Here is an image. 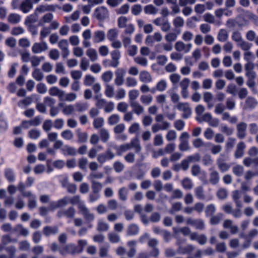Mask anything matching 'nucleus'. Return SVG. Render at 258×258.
<instances>
[{
    "instance_id": "8fccbe9b",
    "label": "nucleus",
    "mask_w": 258,
    "mask_h": 258,
    "mask_svg": "<svg viewBox=\"0 0 258 258\" xmlns=\"http://www.w3.org/2000/svg\"><path fill=\"white\" fill-rule=\"evenodd\" d=\"M189 235L191 240H198L200 242H205L207 240V237L203 234L198 235L197 233H190Z\"/></svg>"
},
{
    "instance_id": "473e14b6",
    "label": "nucleus",
    "mask_w": 258,
    "mask_h": 258,
    "mask_svg": "<svg viewBox=\"0 0 258 258\" xmlns=\"http://www.w3.org/2000/svg\"><path fill=\"white\" fill-rule=\"evenodd\" d=\"M104 94L108 98H112L114 95V87L109 84H105Z\"/></svg>"
},
{
    "instance_id": "a211bd4d",
    "label": "nucleus",
    "mask_w": 258,
    "mask_h": 258,
    "mask_svg": "<svg viewBox=\"0 0 258 258\" xmlns=\"http://www.w3.org/2000/svg\"><path fill=\"white\" fill-rule=\"evenodd\" d=\"M140 81L143 83H149L152 81L151 75L146 71H143L139 74Z\"/></svg>"
},
{
    "instance_id": "412c9836",
    "label": "nucleus",
    "mask_w": 258,
    "mask_h": 258,
    "mask_svg": "<svg viewBox=\"0 0 258 258\" xmlns=\"http://www.w3.org/2000/svg\"><path fill=\"white\" fill-rule=\"evenodd\" d=\"M128 144L130 149L132 148H134L136 153H139L141 151L142 148L138 138H135L132 139L130 143Z\"/></svg>"
},
{
    "instance_id": "c03bdc74",
    "label": "nucleus",
    "mask_w": 258,
    "mask_h": 258,
    "mask_svg": "<svg viewBox=\"0 0 258 258\" xmlns=\"http://www.w3.org/2000/svg\"><path fill=\"white\" fill-rule=\"evenodd\" d=\"M75 109L77 112H83L85 111L88 108V104L85 102H77L75 105Z\"/></svg>"
},
{
    "instance_id": "4be33fe9",
    "label": "nucleus",
    "mask_w": 258,
    "mask_h": 258,
    "mask_svg": "<svg viewBox=\"0 0 258 258\" xmlns=\"http://www.w3.org/2000/svg\"><path fill=\"white\" fill-rule=\"evenodd\" d=\"M32 8L31 0H24L20 5V10L24 13H28Z\"/></svg>"
},
{
    "instance_id": "6ab92c4d",
    "label": "nucleus",
    "mask_w": 258,
    "mask_h": 258,
    "mask_svg": "<svg viewBox=\"0 0 258 258\" xmlns=\"http://www.w3.org/2000/svg\"><path fill=\"white\" fill-rule=\"evenodd\" d=\"M209 174V182L213 185H216L220 180V176L218 172L215 170L210 169Z\"/></svg>"
},
{
    "instance_id": "4c0bfd02",
    "label": "nucleus",
    "mask_w": 258,
    "mask_h": 258,
    "mask_svg": "<svg viewBox=\"0 0 258 258\" xmlns=\"http://www.w3.org/2000/svg\"><path fill=\"white\" fill-rule=\"evenodd\" d=\"M96 229L99 232L106 231L109 229V225L102 219H99Z\"/></svg>"
},
{
    "instance_id": "a18cd8bd",
    "label": "nucleus",
    "mask_w": 258,
    "mask_h": 258,
    "mask_svg": "<svg viewBox=\"0 0 258 258\" xmlns=\"http://www.w3.org/2000/svg\"><path fill=\"white\" fill-rule=\"evenodd\" d=\"M153 98L151 95H142L140 96V101L142 104L145 105H150L153 101Z\"/></svg>"
},
{
    "instance_id": "49530a36",
    "label": "nucleus",
    "mask_w": 258,
    "mask_h": 258,
    "mask_svg": "<svg viewBox=\"0 0 258 258\" xmlns=\"http://www.w3.org/2000/svg\"><path fill=\"white\" fill-rule=\"evenodd\" d=\"M181 183L182 187L185 189L190 190L193 187L192 180L188 177L183 178L181 181Z\"/></svg>"
},
{
    "instance_id": "4468645a",
    "label": "nucleus",
    "mask_w": 258,
    "mask_h": 258,
    "mask_svg": "<svg viewBox=\"0 0 258 258\" xmlns=\"http://www.w3.org/2000/svg\"><path fill=\"white\" fill-rule=\"evenodd\" d=\"M257 105L256 100L251 96H249L246 99L243 108L244 110L252 109L255 108Z\"/></svg>"
},
{
    "instance_id": "cd10ccee",
    "label": "nucleus",
    "mask_w": 258,
    "mask_h": 258,
    "mask_svg": "<svg viewBox=\"0 0 258 258\" xmlns=\"http://www.w3.org/2000/svg\"><path fill=\"white\" fill-rule=\"evenodd\" d=\"M167 87V83L164 80H161L159 81L155 88L151 89V92L154 93L156 90H158L160 92H163L165 91Z\"/></svg>"
},
{
    "instance_id": "a19ab883",
    "label": "nucleus",
    "mask_w": 258,
    "mask_h": 258,
    "mask_svg": "<svg viewBox=\"0 0 258 258\" xmlns=\"http://www.w3.org/2000/svg\"><path fill=\"white\" fill-rule=\"evenodd\" d=\"M100 95H97L94 97V99L96 100L95 105L98 109L104 107L107 102L105 99L100 98Z\"/></svg>"
},
{
    "instance_id": "f8f14e48",
    "label": "nucleus",
    "mask_w": 258,
    "mask_h": 258,
    "mask_svg": "<svg viewBox=\"0 0 258 258\" xmlns=\"http://www.w3.org/2000/svg\"><path fill=\"white\" fill-rule=\"evenodd\" d=\"M170 127V123L168 122H164L163 123H154L152 125L151 130L153 133H156L160 130H167Z\"/></svg>"
},
{
    "instance_id": "bb28decb",
    "label": "nucleus",
    "mask_w": 258,
    "mask_h": 258,
    "mask_svg": "<svg viewBox=\"0 0 258 258\" xmlns=\"http://www.w3.org/2000/svg\"><path fill=\"white\" fill-rule=\"evenodd\" d=\"M258 236V230L256 229H252L250 230L246 235L241 234V237H243L248 241L252 240L254 238Z\"/></svg>"
},
{
    "instance_id": "58836bf2",
    "label": "nucleus",
    "mask_w": 258,
    "mask_h": 258,
    "mask_svg": "<svg viewBox=\"0 0 258 258\" xmlns=\"http://www.w3.org/2000/svg\"><path fill=\"white\" fill-rule=\"evenodd\" d=\"M243 164L246 167H249L252 164L258 166V157L251 158L250 157L245 158L243 160Z\"/></svg>"
},
{
    "instance_id": "864d4df0",
    "label": "nucleus",
    "mask_w": 258,
    "mask_h": 258,
    "mask_svg": "<svg viewBox=\"0 0 258 258\" xmlns=\"http://www.w3.org/2000/svg\"><path fill=\"white\" fill-rule=\"evenodd\" d=\"M77 97V94L74 92H70L65 94L64 92V97L61 101H66L69 102H73L75 101Z\"/></svg>"
},
{
    "instance_id": "423d86ee",
    "label": "nucleus",
    "mask_w": 258,
    "mask_h": 258,
    "mask_svg": "<svg viewBox=\"0 0 258 258\" xmlns=\"http://www.w3.org/2000/svg\"><path fill=\"white\" fill-rule=\"evenodd\" d=\"M125 70L123 68H118L115 71L114 83L117 86H122L124 81Z\"/></svg>"
},
{
    "instance_id": "052dcab7",
    "label": "nucleus",
    "mask_w": 258,
    "mask_h": 258,
    "mask_svg": "<svg viewBox=\"0 0 258 258\" xmlns=\"http://www.w3.org/2000/svg\"><path fill=\"white\" fill-rule=\"evenodd\" d=\"M194 247L191 245H188L186 246L182 247L179 246L178 252L181 254L190 253L193 250Z\"/></svg>"
},
{
    "instance_id": "09e8293b",
    "label": "nucleus",
    "mask_w": 258,
    "mask_h": 258,
    "mask_svg": "<svg viewBox=\"0 0 258 258\" xmlns=\"http://www.w3.org/2000/svg\"><path fill=\"white\" fill-rule=\"evenodd\" d=\"M130 149V147L129 144L126 143L123 145H120L116 148V154L119 156H121L122 154L124 152H126L129 150Z\"/></svg>"
},
{
    "instance_id": "6e6d98bb",
    "label": "nucleus",
    "mask_w": 258,
    "mask_h": 258,
    "mask_svg": "<svg viewBox=\"0 0 258 258\" xmlns=\"http://www.w3.org/2000/svg\"><path fill=\"white\" fill-rule=\"evenodd\" d=\"M91 187L93 192L94 194H99V192L101 191L102 187V184L96 181H92L91 182Z\"/></svg>"
},
{
    "instance_id": "0e129e2a",
    "label": "nucleus",
    "mask_w": 258,
    "mask_h": 258,
    "mask_svg": "<svg viewBox=\"0 0 258 258\" xmlns=\"http://www.w3.org/2000/svg\"><path fill=\"white\" fill-rule=\"evenodd\" d=\"M15 230L16 232L20 233L21 235L26 236L29 234V231L26 228H24L22 225L18 224L15 227Z\"/></svg>"
},
{
    "instance_id": "a878e982",
    "label": "nucleus",
    "mask_w": 258,
    "mask_h": 258,
    "mask_svg": "<svg viewBox=\"0 0 258 258\" xmlns=\"http://www.w3.org/2000/svg\"><path fill=\"white\" fill-rule=\"evenodd\" d=\"M86 54L92 62H94L98 59L97 52L94 48H89L86 50Z\"/></svg>"
},
{
    "instance_id": "13d9d810",
    "label": "nucleus",
    "mask_w": 258,
    "mask_h": 258,
    "mask_svg": "<svg viewBox=\"0 0 258 258\" xmlns=\"http://www.w3.org/2000/svg\"><path fill=\"white\" fill-rule=\"evenodd\" d=\"M6 178L9 182H13L15 180V176L13 170L11 168H7L5 171Z\"/></svg>"
},
{
    "instance_id": "6e6552de",
    "label": "nucleus",
    "mask_w": 258,
    "mask_h": 258,
    "mask_svg": "<svg viewBox=\"0 0 258 258\" xmlns=\"http://www.w3.org/2000/svg\"><path fill=\"white\" fill-rule=\"evenodd\" d=\"M192 44L190 43H184L182 41H177L174 45L175 49L178 52H189L191 48Z\"/></svg>"
},
{
    "instance_id": "e433bc0d",
    "label": "nucleus",
    "mask_w": 258,
    "mask_h": 258,
    "mask_svg": "<svg viewBox=\"0 0 258 258\" xmlns=\"http://www.w3.org/2000/svg\"><path fill=\"white\" fill-rule=\"evenodd\" d=\"M228 38V34L226 30L220 29L217 35V39L220 42H226Z\"/></svg>"
},
{
    "instance_id": "69168bd1",
    "label": "nucleus",
    "mask_w": 258,
    "mask_h": 258,
    "mask_svg": "<svg viewBox=\"0 0 258 258\" xmlns=\"http://www.w3.org/2000/svg\"><path fill=\"white\" fill-rule=\"evenodd\" d=\"M111 60L118 63H120L119 59L121 57V53L119 50L115 49L111 51Z\"/></svg>"
},
{
    "instance_id": "9b49d317",
    "label": "nucleus",
    "mask_w": 258,
    "mask_h": 258,
    "mask_svg": "<svg viewBox=\"0 0 258 258\" xmlns=\"http://www.w3.org/2000/svg\"><path fill=\"white\" fill-rule=\"evenodd\" d=\"M132 109V112L137 115H140L145 112L144 106L138 101L130 104Z\"/></svg>"
},
{
    "instance_id": "c756f323",
    "label": "nucleus",
    "mask_w": 258,
    "mask_h": 258,
    "mask_svg": "<svg viewBox=\"0 0 258 258\" xmlns=\"http://www.w3.org/2000/svg\"><path fill=\"white\" fill-rule=\"evenodd\" d=\"M217 164L219 169L221 172H225L230 168V165L221 158H218L217 160Z\"/></svg>"
},
{
    "instance_id": "aec40b11",
    "label": "nucleus",
    "mask_w": 258,
    "mask_h": 258,
    "mask_svg": "<svg viewBox=\"0 0 258 258\" xmlns=\"http://www.w3.org/2000/svg\"><path fill=\"white\" fill-rule=\"evenodd\" d=\"M59 106L62 108V112L65 115H69L75 112V107L72 104L64 105L63 103H60Z\"/></svg>"
},
{
    "instance_id": "5fc2aeb1",
    "label": "nucleus",
    "mask_w": 258,
    "mask_h": 258,
    "mask_svg": "<svg viewBox=\"0 0 258 258\" xmlns=\"http://www.w3.org/2000/svg\"><path fill=\"white\" fill-rule=\"evenodd\" d=\"M120 121V117L118 114H113L108 118L107 121L109 125H114L118 123Z\"/></svg>"
},
{
    "instance_id": "bf43d9fd",
    "label": "nucleus",
    "mask_w": 258,
    "mask_h": 258,
    "mask_svg": "<svg viewBox=\"0 0 258 258\" xmlns=\"http://www.w3.org/2000/svg\"><path fill=\"white\" fill-rule=\"evenodd\" d=\"M37 19L38 17L34 13L26 18L24 24L25 25L34 24V23L37 22Z\"/></svg>"
},
{
    "instance_id": "774afa93",
    "label": "nucleus",
    "mask_w": 258,
    "mask_h": 258,
    "mask_svg": "<svg viewBox=\"0 0 258 258\" xmlns=\"http://www.w3.org/2000/svg\"><path fill=\"white\" fill-rule=\"evenodd\" d=\"M127 190L125 187L120 188L118 190V196L119 199L122 201H125L127 200Z\"/></svg>"
},
{
    "instance_id": "dca6fc26",
    "label": "nucleus",
    "mask_w": 258,
    "mask_h": 258,
    "mask_svg": "<svg viewBox=\"0 0 258 258\" xmlns=\"http://www.w3.org/2000/svg\"><path fill=\"white\" fill-rule=\"evenodd\" d=\"M47 45L46 42L42 41L41 43H35L32 47V50L34 53H39L46 50Z\"/></svg>"
},
{
    "instance_id": "f3484780",
    "label": "nucleus",
    "mask_w": 258,
    "mask_h": 258,
    "mask_svg": "<svg viewBox=\"0 0 258 258\" xmlns=\"http://www.w3.org/2000/svg\"><path fill=\"white\" fill-rule=\"evenodd\" d=\"M232 198L237 208H241L242 206L241 198V192L238 190H234L232 192Z\"/></svg>"
},
{
    "instance_id": "2eb2a0df",
    "label": "nucleus",
    "mask_w": 258,
    "mask_h": 258,
    "mask_svg": "<svg viewBox=\"0 0 258 258\" xmlns=\"http://www.w3.org/2000/svg\"><path fill=\"white\" fill-rule=\"evenodd\" d=\"M245 147L246 145L243 142H240L237 144L234 152V157L235 158L238 159L243 156Z\"/></svg>"
},
{
    "instance_id": "79ce46f5",
    "label": "nucleus",
    "mask_w": 258,
    "mask_h": 258,
    "mask_svg": "<svg viewBox=\"0 0 258 258\" xmlns=\"http://www.w3.org/2000/svg\"><path fill=\"white\" fill-rule=\"evenodd\" d=\"M99 135L101 138V141L104 142H107L110 137L109 131L104 128H102L100 129L99 131Z\"/></svg>"
},
{
    "instance_id": "338daca9",
    "label": "nucleus",
    "mask_w": 258,
    "mask_h": 258,
    "mask_svg": "<svg viewBox=\"0 0 258 258\" xmlns=\"http://www.w3.org/2000/svg\"><path fill=\"white\" fill-rule=\"evenodd\" d=\"M173 24L176 28H181L184 25V20L180 16L176 17L173 20Z\"/></svg>"
},
{
    "instance_id": "1a4fd4ad",
    "label": "nucleus",
    "mask_w": 258,
    "mask_h": 258,
    "mask_svg": "<svg viewBox=\"0 0 258 258\" xmlns=\"http://www.w3.org/2000/svg\"><path fill=\"white\" fill-rule=\"evenodd\" d=\"M247 124L244 122H240L236 125V136L238 138L243 139L246 137Z\"/></svg>"
},
{
    "instance_id": "ddd939ff",
    "label": "nucleus",
    "mask_w": 258,
    "mask_h": 258,
    "mask_svg": "<svg viewBox=\"0 0 258 258\" xmlns=\"http://www.w3.org/2000/svg\"><path fill=\"white\" fill-rule=\"evenodd\" d=\"M223 227L225 229H230L231 234H236L238 232V227L237 225H233V221L230 219H226L223 223Z\"/></svg>"
},
{
    "instance_id": "f03ea898",
    "label": "nucleus",
    "mask_w": 258,
    "mask_h": 258,
    "mask_svg": "<svg viewBox=\"0 0 258 258\" xmlns=\"http://www.w3.org/2000/svg\"><path fill=\"white\" fill-rule=\"evenodd\" d=\"M118 31L116 29H110L107 33V38L111 42V46L115 49H119L121 47V42L117 40Z\"/></svg>"
},
{
    "instance_id": "de8ad7c7",
    "label": "nucleus",
    "mask_w": 258,
    "mask_h": 258,
    "mask_svg": "<svg viewBox=\"0 0 258 258\" xmlns=\"http://www.w3.org/2000/svg\"><path fill=\"white\" fill-rule=\"evenodd\" d=\"M212 119V116L209 112H207L200 117H196V120L199 122L205 121L209 123Z\"/></svg>"
},
{
    "instance_id": "c85d7f7f",
    "label": "nucleus",
    "mask_w": 258,
    "mask_h": 258,
    "mask_svg": "<svg viewBox=\"0 0 258 258\" xmlns=\"http://www.w3.org/2000/svg\"><path fill=\"white\" fill-rule=\"evenodd\" d=\"M49 94L52 96H56L60 100L63 99L64 97V91L57 87H53L49 89Z\"/></svg>"
},
{
    "instance_id": "9d476101",
    "label": "nucleus",
    "mask_w": 258,
    "mask_h": 258,
    "mask_svg": "<svg viewBox=\"0 0 258 258\" xmlns=\"http://www.w3.org/2000/svg\"><path fill=\"white\" fill-rule=\"evenodd\" d=\"M177 108L179 110L183 112L182 117L184 118H188L191 114V110L187 103H178Z\"/></svg>"
},
{
    "instance_id": "39448f33",
    "label": "nucleus",
    "mask_w": 258,
    "mask_h": 258,
    "mask_svg": "<svg viewBox=\"0 0 258 258\" xmlns=\"http://www.w3.org/2000/svg\"><path fill=\"white\" fill-rule=\"evenodd\" d=\"M79 210L87 221L92 222L94 220V214L90 212L89 209L84 204H81L79 205Z\"/></svg>"
},
{
    "instance_id": "3c124183",
    "label": "nucleus",
    "mask_w": 258,
    "mask_h": 258,
    "mask_svg": "<svg viewBox=\"0 0 258 258\" xmlns=\"http://www.w3.org/2000/svg\"><path fill=\"white\" fill-rule=\"evenodd\" d=\"M223 215L221 213H218L216 215H212L210 219V224L213 225H217L221 221Z\"/></svg>"
},
{
    "instance_id": "393cba45",
    "label": "nucleus",
    "mask_w": 258,
    "mask_h": 258,
    "mask_svg": "<svg viewBox=\"0 0 258 258\" xmlns=\"http://www.w3.org/2000/svg\"><path fill=\"white\" fill-rule=\"evenodd\" d=\"M204 21L210 24H215L217 26H220L221 24V21H216L215 18L213 15L210 13H206L203 16Z\"/></svg>"
},
{
    "instance_id": "603ef678",
    "label": "nucleus",
    "mask_w": 258,
    "mask_h": 258,
    "mask_svg": "<svg viewBox=\"0 0 258 258\" xmlns=\"http://www.w3.org/2000/svg\"><path fill=\"white\" fill-rule=\"evenodd\" d=\"M210 146V151L212 154L216 155L221 152L222 149V147L220 145L217 144H212L211 143H208Z\"/></svg>"
},
{
    "instance_id": "ea45409f",
    "label": "nucleus",
    "mask_w": 258,
    "mask_h": 258,
    "mask_svg": "<svg viewBox=\"0 0 258 258\" xmlns=\"http://www.w3.org/2000/svg\"><path fill=\"white\" fill-rule=\"evenodd\" d=\"M140 94L139 91L136 89H133L128 92V99L130 104L132 102H137L136 99Z\"/></svg>"
},
{
    "instance_id": "7ed1b4c3",
    "label": "nucleus",
    "mask_w": 258,
    "mask_h": 258,
    "mask_svg": "<svg viewBox=\"0 0 258 258\" xmlns=\"http://www.w3.org/2000/svg\"><path fill=\"white\" fill-rule=\"evenodd\" d=\"M94 16L99 21H103L109 17V11L104 6L99 7L95 9Z\"/></svg>"
},
{
    "instance_id": "2f4dec72",
    "label": "nucleus",
    "mask_w": 258,
    "mask_h": 258,
    "mask_svg": "<svg viewBox=\"0 0 258 258\" xmlns=\"http://www.w3.org/2000/svg\"><path fill=\"white\" fill-rule=\"evenodd\" d=\"M61 151L64 155L75 156L77 154V150L75 148L68 145L64 146Z\"/></svg>"
},
{
    "instance_id": "f704fd0d",
    "label": "nucleus",
    "mask_w": 258,
    "mask_h": 258,
    "mask_svg": "<svg viewBox=\"0 0 258 258\" xmlns=\"http://www.w3.org/2000/svg\"><path fill=\"white\" fill-rule=\"evenodd\" d=\"M21 19V16L16 13L10 14L8 17V22L13 24L19 23L20 22Z\"/></svg>"
},
{
    "instance_id": "f257e3e1",
    "label": "nucleus",
    "mask_w": 258,
    "mask_h": 258,
    "mask_svg": "<svg viewBox=\"0 0 258 258\" xmlns=\"http://www.w3.org/2000/svg\"><path fill=\"white\" fill-rule=\"evenodd\" d=\"M87 243H78V245L77 246L72 243L66 245L64 247H61L59 248V252L63 255L69 253L72 254L79 253L83 250L84 247Z\"/></svg>"
},
{
    "instance_id": "0eeeda50",
    "label": "nucleus",
    "mask_w": 258,
    "mask_h": 258,
    "mask_svg": "<svg viewBox=\"0 0 258 258\" xmlns=\"http://www.w3.org/2000/svg\"><path fill=\"white\" fill-rule=\"evenodd\" d=\"M194 192L196 198L200 200L205 201L212 199V196L207 197L206 196L204 188L202 185L196 187L194 189Z\"/></svg>"
},
{
    "instance_id": "37998d69",
    "label": "nucleus",
    "mask_w": 258,
    "mask_h": 258,
    "mask_svg": "<svg viewBox=\"0 0 258 258\" xmlns=\"http://www.w3.org/2000/svg\"><path fill=\"white\" fill-rule=\"evenodd\" d=\"M113 73L111 71H107L101 75V79L105 84H108L113 78Z\"/></svg>"
},
{
    "instance_id": "e2e57ef3",
    "label": "nucleus",
    "mask_w": 258,
    "mask_h": 258,
    "mask_svg": "<svg viewBox=\"0 0 258 258\" xmlns=\"http://www.w3.org/2000/svg\"><path fill=\"white\" fill-rule=\"evenodd\" d=\"M237 45L238 47H239L241 49L245 51L249 50L252 46V44L248 43V42L244 41L243 39L240 42H239V43H237Z\"/></svg>"
},
{
    "instance_id": "20e7f679",
    "label": "nucleus",
    "mask_w": 258,
    "mask_h": 258,
    "mask_svg": "<svg viewBox=\"0 0 258 258\" xmlns=\"http://www.w3.org/2000/svg\"><path fill=\"white\" fill-rule=\"evenodd\" d=\"M189 138V135L188 133L183 132L181 133L179 137L180 144L179 145V149L180 150L182 151H185L189 149L188 143Z\"/></svg>"
},
{
    "instance_id": "4d7b16f0",
    "label": "nucleus",
    "mask_w": 258,
    "mask_h": 258,
    "mask_svg": "<svg viewBox=\"0 0 258 258\" xmlns=\"http://www.w3.org/2000/svg\"><path fill=\"white\" fill-rule=\"evenodd\" d=\"M77 136L78 141L80 143H86L88 140V135L86 132H82L78 130L77 131Z\"/></svg>"
},
{
    "instance_id": "7c9ffc66",
    "label": "nucleus",
    "mask_w": 258,
    "mask_h": 258,
    "mask_svg": "<svg viewBox=\"0 0 258 258\" xmlns=\"http://www.w3.org/2000/svg\"><path fill=\"white\" fill-rule=\"evenodd\" d=\"M221 119L223 120H228L231 124H234L237 122V117L236 116H230V115L228 112H224L221 114Z\"/></svg>"
},
{
    "instance_id": "680f3d73",
    "label": "nucleus",
    "mask_w": 258,
    "mask_h": 258,
    "mask_svg": "<svg viewBox=\"0 0 258 258\" xmlns=\"http://www.w3.org/2000/svg\"><path fill=\"white\" fill-rule=\"evenodd\" d=\"M233 173L237 176H241L244 172V168L240 165H236L232 167Z\"/></svg>"
},
{
    "instance_id": "b1692460",
    "label": "nucleus",
    "mask_w": 258,
    "mask_h": 258,
    "mask_svg": "<svg viewBox=\"0 0 258 258\" xmlns=\"http://www.w3.org/2000/svg\"><path fill=\"white\" fill-rule=\"evenodd\" d=\"M69 202V198L64 197L56 203H53L49 205V209H54L56 208L65 206Z\"/></svg>"
},
{
    "instance_id": "5701e85b",
    "label": "nucleus",
    "mask_w": 258,
    "mask_h": 258,
    "mask_svg": "<svg viewBox=\"0 0 258 258\" xmlns=\"http://www.w3.org/2000/svg\"><path fill=\"white\" fill-rule=\"evenodd\" d=\"M105 39V34L103 31L97 30L93 34V42L99 43L103 41Z\"/></svg>"
},
{
    "instance_id": "c9c22d12",
    "label": "nucleus",
    "mask_w": 258,
    "mask_h": 258,
    "mask_svg": "<svg viewBox=\"0 0 258 258\" xmlns=\"http://www.w3.org/2000/svg\"><path fill=\"white\" fill-rule=\"evenodd\" d=\"M144 10L145 13L147 15H155L158 12V9L156 8L154 5L151 4L148 5L144 7Z\"/></svg>"
},
{
    "instance_id": "72a5a7b5",
    "label": "nucleus",
    "mask_w": 258,
    "mask_h": 258,
    "mask_svg": "<svg viewBox=\"0 0 258 258\" xmlns=\"http://www.w3.org/2000/svg\"><path fill=\"white\" fill-rule=\"evenodd\" d=\"M58 214L60 217L64 215L68 218H73L75 214V210L73 207H70L67 210L59 212Z\"/></svg>"
}]
</instances>
